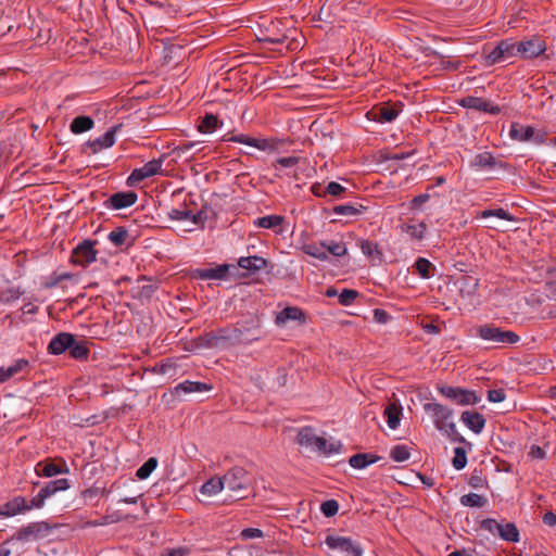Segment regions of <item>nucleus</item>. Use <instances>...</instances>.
Wrapping results in <instances>:
<instances>
[{
  "mask_svg": "<svg viewBox=\"0 0 556 556\" xmlns=\"http://www.w3.org/2000/svg\"><path fill=\"white\" fill-rule=\"evenodd\" d=\"M68 486H70L68 480L62 478V479H58V480L48 482L45 486H42L40 489L39 492L43 496H46V498H48L51 495H53L54 493H56L58 491H65L66 489H68Z\"/></svg>",
  "mask_w": 556,
  "mask_h": 556,
  "instance_id": "2f4dec72",
  "label": "nucleus"
},
{
  "mask_svg": "<svg viewBox=\"0 0 556 556\" xmlns=\"http://www.w3.org/2000/svg\"><path fill=\"white\" fill-rule=\"evenodd\" d=\"M188 554V551L186 548H174L169 549L166 553H164L162 556H186Z\"/></svg>",
  "mask_w": 556,
  "mask_h": 556,
  "instance_id": "774afa93",
  "label": "nucleus"
},
{
  "mask_svg": "<svg viewBox=\"0 0 556 556\" xmlns=\"http://www.w3.org/2000/svg\"><path fill=\"white\" fill-rule=\"evenodd\" d=\"M459 502L463 506L466 507H483L488 503V500L480 494L469 493L463 495L459 498Z\"/></svg>",
  "mask_w": 556,
  "mask_h": 556,
  "instance_id": "58836bf2",
  "label": "nucleus"
},
{
  "mask_svg": "<svg viewBox=\"0 0 556 556\" xmlns=\"http://www.w3.org/2000/svg\"><path fill=\"white\" fill-rule=\"evenodd\" d=\"M298 443L326 456L338 454L342 448V443L340 441L318 437L311 427L300 429L298 433Z\"/></svg>",
  "mask_w": 556,
  "mask_h": 556,
  "instance_id": "f03ea898",
  "label": "nucleus"
},
{
  "mask_svg": "<svg viewBox=\"0 0 556 556\" xmlns=\"http://www.w3.org/2000/svg\"><path fill=\"white\" fill-rule=\"evenodd\" d=\"M515 51L516 58L531 60L546 51V43L539 36H530L520 41L515 40Z\"/></svg>",
  "mask_w": 556,
  "mask_h": 556,
  "instance_id": "423d86ee",
  "label": "nucleus"
},
{
  "mask_svg": "<svg viewBox=\"0 0 556 556\" xmlns=\"http://www.w3.org/2000/svg\"><path fill=\"white\" fill-rule=\"evenodd\" d=\"M257 339L254 333L244 334L239 328L222 329L217 333H211L207 344L211 348H224L226 343L230 344H248Z\"/></svg>",
  "mask_w": 556,
  "mask_h": 556,
  "instance_id": "20e7f679",
  "label": "nucleus"
},
{
  "mask_svg": "<svg viewBox=\"0 0 556 556\" xmlns=\"http://www.w3.org/2000/svg\"><path fill=\"white\" fill-rule=\"evenodd\" d=\"M298 163L299 157L295 156L280 157L276 161V164L280 165L281 167H292Z\"/></svg>",
  "mask_w": 556,
  "mask_h": 556,
  "instance_id": "e2e57ef3",
  "label": "nucleus"
},
{
  "mask_svg": "<svg viewBox=\"0 0 556 556\" xmlns=\"http://www.w3.org/2000/svg\"><path fill=\"white\" fill-rule=\"evenodd\" d=\"M224 489H228L233 494L232 500L237 501L245 497V492L252 485V477L242 467H233L228 470L223 477Z\"/></svg>",
  "mask_w": 556,
  "mask_h": 556,
  "instance_id": "7ed1b4c3",
  "label": "nucleus"
},
{
  "mask_svg": "<svg viewBox=\"0 0 556 556\" xmlns=\"http://www.w3.org/2000/svg\"><path fill=\"white\" fill-rule=\"evenodd\" d=\"M94 125V122L89 116H77L71 123V131L74 134H81L90 130Z\"/></svg>",
  "mask_w": 556,
  "mask_h": 556,
  "instance_id": "72a5a7b5",
  "label": "nucleus"
},
{
  "mask_svg": "<svg viewBox=\"0 0 556 556\" xmlns=\"http://www.w3.org/2000/svg\"><path fill=\"white\" fill-rule=\"evenodd\" d=\"M502 523H498L495 519H484L481 521V528L490 533L498 534Z\"/></svg>",
  "mask_w": 556,
  "mask_h": 556,
  "instance_id": "5fc2aeb1",
  "label": "nucleus"
},
{
  "mask_svg": "<svg viewBox=\"0 0 556 556\" xmlns=\"http://www.w3.org/2000/svg\"><path fill=\"white\" fill-rule=\"evenodd\" d=\"M325 544L328 546L329 549L338 552L343 556L363 555V549L361 545L346 536L338 534H328L325 539Z\"/></svg>",
  "mask_w": 556,
  "mask_h": 556,
  "instance_id": "0eeeda50",
  "label": "nucleus"
},
{
  "mask_svg": "<svg viewBox=\"0 0 556 556\" xmlns=\"http://www.w3.org/2000/svg\"><path fill=\"white\" fill-rule=\"evenodd\" d=\"M46 500H47V498H46V496H43L40 492H38V494H37V495H35V496L31 498V501H30V505H29V506H26V505H25V508H26V510L31 509V508H34V507H36V508H40V507H42V506H43V503H45V501H46Z\"/></svg>",
  "mask_w": 556,
  "mask_h": 556,
  "instance_id": "680f3d73",
  "label": "nucleus"
},
{
  "mask_svg": "<svg viewBox=\"0 0 556 556\" xmlns=\"http://www.w3.org/2000/svg\"><path fill=\"white\" fill-rule=\"evenodd\" d=\"M263 536H264L263 531L257 528H247V529H243L240 533V538L242 540H253V539H260Z\"/></svg>",
  "mask_w": 556,
  "mask_h": 556,
  "instance_id": "4d7b16f0",
  "label": "nucleus"
},
{
  "mask_svg": "<svg viewBox=\"0 0 556 556\" xmlns=\"http://www.w3.org/2000/svg\"><path fill=\"white\" fill-rule=\"evenodd\" d=\"M119 128L121 126L112 127L103 136L88 141L84 147V151L90 150L91 153L96 154L103 149L111 148L115 143V135Z\"/></svg>",
  "mask_w": 556,
  "mask_h": 556,
  "instance_id": "4468645a",
  "label": "nucleus"
},
{
  "mask_svg": "<svg viewBox=\"0 0 556 556\" xmlns=\"http://www.w3.org/2000/svg\"><path fill=\"white\" fill-rule=\"evenodd\" d=\"M163 161L164 157L154 159L144 164L142 167L135 168L129 175L127 184L129 186H135L147 178L162 174Z\"/></svg>",
  "mask_w": 556,
  "mask_h": 556,
  "instance_id": "f8f14e48",
  "label": "nucleus"
},
{
  "mask_svg": "<svg viewBox=\"0 0 556 556\" xmlns=\"http://www.w3.org/2000/svg\"><path fill=\"white\" fill-rule=\"evenodd\" d=\"M304 314L299 307L290 306L283 308L276 317L277 325H283L289 320H303Z\"/></svg>",
  "mask_w": 556,
  "mask_h": 556,
  "instance_id": "cd10ccee",
  "label": "nucleus"
},
{
  "mask_svg": "<svg viewBox=\"0 0 556 556\" xmlns=\"http://www.w3.org/2000/svg\"><path fill=\"white\" fill-rule=\"evenodd\" d=\"M285 222L283 216L281 215H266L263 217H258L254 220V225L264 229H271L276 233H281L283 231L282 224Z\"/></svg>",
  "mask_w": 556,
  "mask_h": 556,
  "instance_id": "5701e85b",
  "label": "nucleus"
},
{
  "mask_svg": "<svg viewBox=\"0 0 556 556\" xmlns=\"http://www.w3.org/2000/svg\"><path fill=\"white\" fill-rule=\"evenodd\" d=\"M359 248L362 252L370 258L372 262L375 261H381L382 253L378 249V244L370 240H362L359 241Z\"/></svg>",
  "mask_w": 556,
  "mask_h": 556,
  "instance_id": "e433bc0d",
  "label": "nucleus"
},
{
  "mask_svg": "<svg viewBox=\"0 0 556 556\" xmlns=\"http://www.w3.org/2000/svg\"><path fill=\"white\" fill-rule=\"evenodd\" d=\"M414 267L418 275L424 279H429L433 275L432 271L434 270V266L427 258L419 257L415 262Z\"/></svg>",
  "mask_w": 556,
  "mask_h": 556,
  "instance_id": "a19ab883",
  "label": "nucleus"
},
{
  "mask_svg": "<svg viewBox=\"0 0 556 556\" xmlns=\"http://www.w3.org/2000/svg\"><path fill=\"white\" fill-rule=\"evenodd\" d=\"M320 510L326 517L334 516L339 510V504L334 500H329L320 505Z\"/></svg>",
  "mask_w": 556,
  "mask_h": 556,
  "instance_id": "864d4df0",
  "label": "nucleus"
},
{
  "mask_svg": "<svg viewBox=\"0 0 556 556\" xmlns=\"http://www.w3.org/2000/svg\"><path fill=\"white\" fill-rule=\"evenodd\" d=\"M439 392L458 405H473L479 402V397L473 391L465 390L462 388L440 387Z\"/></svg>",
  "mask_w": 556,
  "mask_h": 556,
  "instance_id": "ddd939ff",
  "label": "nucleus"
},
{
  "mask_svg": "<svg viewBox=\"0 0 556 556\" xmlns=\"http://www.w3.org/2000/svg\"><path fill=\"white\" fill-rule=\"evenodd\" d=\"M345 191V188L336 181H331L325 189V194L339 197Z\"/></svg>",
  "mask_w": 556,
  "mask_h": 556,
  "instance_id": "bf43d9fd",
  "label": "nucleus"
},
{
  "mask_svg": "<svg viewBox=\"0 0 556 556\" xmlns=\"http://www.w3.org/2000/svg\"><path fill=\"white\" fill-rule=\"evenodd\" d=\"M481 218L497 217L504 220L513 222L515 218L504 208L484 210L480 213Z\"/></svg>",
  "mask_w": 556,
  "mask_h": 556,
  "instance_id": "de8ad7c7",
  "label": "nucleus"
},
{
  "mask_svg": "<svg viewBox=\"0 0 556 556\" xmlns=\"http://www.w3.org/2000/svg\"><path fill=\"white\" fill-rule=\"evenodd\" d=\"M424 409L430 415L435 428L445 433L454 441L465 442V439L458 433L455 422L451 419L453 410L439 403H426Z\"/></svg>",
  "mask_w": 556,
  "mask_h": 556,
  "instance_id": "f257e3e1",
  "label": "nucleus"
},
{
  "mask_svg": "<svg viewBox=\"0 0 556 556\" xmlns=\"http://www.w3.org/2000/svg\"><path fill=\"white\" fill-rule=\"evenodd\" d=\"M326 254H331L333 256L340 257L348 253V249L343 242H338L334 240L324 241Z\"/></svg>",
  "mask_w": 556,
  "mask_h": 556,
  "instance_id": "c03bdc74",
  "label": "nucleus"
},
{
  "mask_svg": "<svg viewBox=\"0 0 556 556\" xmlns=\"http://www.w3.org/2000/svg\"><path fill=\"white\" fill-rule=\"evenodd\" d=\"M191 211L173 208L168 213V217L173 220H189Z\"/></svg>",
  "mask_w": 556,
  "mask_h": 556,
  "instance_id": "13d9d810",
  "label": "nucleus"
},
{
  "mask_svg": "<svg viewBox=\"0 0 556 556\" xmlns=\"http://www.w3.org/2000/svg\"><path fill=\"white\" fill-rule=\"evenodd\" d=\"M529 456L535 459H543L545 457V451L538 445H532L529 451Z\"/></svg>",
  "mask_w": 556,
  "mask_h": 556,
  "instance_id": "0e129e2a",
  "label": "nucleus"
},
{
  "mask_svg": "<svg viewBox=\"0 0 556 556\" xmlns=\"http://www.w3.org/2000/svg\"><path fill=\"white\" fill-rule=\"evenodd\" d=\"M304 253L320 261H327L329 257L326 254L325 242H311L303 247Z\"/></svg>",
  "mask_w": 556,
  "mask_h": 556,
  "instance_id": "f704fd0d",
  "label": "nucleus"
},
{
  "mask_svg": "<svg viewBox=\"0 0 556 556\" xmlns=\"http://www.w3.org/2000/svg\"><path fill=\"white\" fill-rule=\"evenodd\" d=\"M509 137L515 141L526 142L532 140L536 144H542L545 142L546 135L532 126L511 123Z\"/></svg>",
  "mask_w": 556,
  "mask_h": 556,
  "instance_id": "6e6552de",
  "label": "nucleus"
},
{
  "mask_svg": "<svg viewBox=\"0 0 556 556\" xmlns=\"http://www.w3.org/2000/svg\"><path fill=\"white\" fill-rule=\"evenodd\" d=\"M476 331L481 339L495 344H514L519 341V336L514 331L502 330L491 324L478 326Z\"/></svg>",
  "mask_w": 556,
  "mask_h": 556,
  "instance_id": "39448f33",
  "label": "nucleus"
},
{
  "mask_svg": "<svg viewBox=\"0 0 556 556\" xmlns=\"http://www.w3.org/2000/svg\"><path fill=\"white\" fill-rule=\"evenodd\" d=\"M401 231L408 235L410 239L420 241L425 238V233L427 231V224L425 222H420L417 224H402Z\"/></svg>",
  "mask_w": 556,
  "mask_h": 556,
  "instance_id": "a878e982",
  "label": "nucleus"
},
{
  "mask_svg": "<svg viewBox=\"0 0 556 556\" xmlns=\"http://www.w3.org/2000/svg\"><path fill=\"white\" fill-rule=\"evenodd\" d=\"M175 389H176V392L193 393V392L210 391L212 389V387L204 382L187 380V381L179 383Z\"/></svg>",
  "mask_w": 556,
  "mask_h": 556,
  "instance_id": "c9c22d12",
  "label": "nucleus"
},
{
  "mask_svg": "<svg viewBox=\"0 0 556 556\" xmlns=\"http://www.w3.org/2000/svg\"><path fill=\"white\" fill-rule=\"evenodd\" d=\"M157 459L154 457L149 458L141 467L138 468L136 476L143 480L147 479L151 472L156 468Z\"/></svg>",
  "mask_w": 556,
  "mask_h": 556,
  "instance_id": "49530a36",
  "label": "nucleus"
},
{
  "mask_svg": "<svg viewBox=\"0 0 556 556\" xmlns=\"http://www.w3.org/2000/svg\"><path fill=\"white\" fill-rule=\"evenodd\" d=\"M89 350L85 342L76 341L73 337V344L70 346V354L76 359H84L88 356Z\"/></svg>",
  "mask_w": 556,
  "mask_h": 556,
  "instance_id": "a18cd8bd",
  "label": "nucleus"
},
{
  "mask_svg": "<svg viewBox=\"0 0 556 556\" xmlns=\"http://www.w3.org/2000/svg\"><path fill=\"white\" fill-rule=\"evenodd\" d=\"M460 105L463 108L482 111L493 115H497L501 113V108L498 105H494L493 103L485 101L484 99L479 97H466L462 99Z\"/></svg>",
  "mask_w": 556,
  "mask_h": 556,
  "instance_id": "dca6fc26",
  "label": "nucleus"
},
{
  "mask_svg": "<svg viewBox=\"0 0 556 556\" xmlns=\"http://www.w3.org/2000/svg\"><path fill=\"white\" fill-rule=\"evenodd\" d=\"M96 241L85 240L79 243L72 252L71 261L75 265L86 267L93 263L97 258Z\"/></svg>",
  "mask_w": 556,
  "mask_h": 556,
  "instance_id": "9b49d317",
  "label": "nucleus"
},
{
  "mask_svg": "<svg viewBox=\"0 0 556 556\" xmlns=\"http://www.w3.org/2000/svg\"><path fill=\"white\" fill-rule=\"evenodd\" d=\"M219 126L218 118L213 114H206L200 122L198 129L201 132H213Z\"/></svg>",
  "mask_w": 556,
  "mask_h": 556,
  "instance_id": "37998d69",
  "label": "nucleus"
},
{
  "mask_svg": "<svg viewBox=\"0 0 556 556\" xmlns=\"http://www.w3.org/2000/svg\"><path fill=\"white\" fill-rule=\"evenodd\" d=\"M368 114L378 123H390L397 117L399 111L394 106L382 104L372 108Z\"/></svg>",
  "mask_w": 556,
  "mask_h": 556,
  "instance_id": "412c9836",
  "label": "nucleus"
},
{
  "mask_svg": "<svg viewBox=\"0 0 556 556\" xmlns=\"http://www.w3.org/2000/svg\"><path fill=\"white\" fill-rule=\"evenodd\" d=\"M377 460H379L378 456H375L372 454H367V453H359V454H355L352 457H350L349 464L353 468L363 469V468L367 467L368 465L376 463Z\"/></svg>",
  "mask_w": 556,
  "mask_h": 556,
  "instance_id": "7c9ffc66",
  "label": "nucleus"
},
{
  "mask_svg": "<svg viewBox=\"0 0 556 556\" xmlns=\"http://www.w3.org/2000/svg\"><path fill=\"white\" fill-rule=\"evenodd\" d=\"M228 269L229 266L226 264L212 268H197L192 270L191 277L201 280H224L227 278Z\"/></svg>",
  "mask_w": 556,
  "mask_h": 556,
  "instance_id": "2eb2a0df",
  "label": "nucleus"
},
{
  "mask_svg": "<svg viewBox=\"0 0 556 556\" xmlns=\"http://www.w3.org/2000/svg\"><path fill=\"white\" fill-rule=\"evenodd\" d=\"M137 201V194L132 191L117 192L105 200L104 206L112 210H122L131 206Z\"/></svg>",
  "mask_w": 556,
  "mask_h": 556,
  "instance_id": "f3484780",
  "label": "nucleus"
},
{
  "mask_svg": "<svg viewBox=\"0 0 556 556\" xmlns=\"http://www.w3.org/2000/svg\"><path fill=\"white\" fill-rule=\"evenodd\" d=\"M25 509V500L22 497H16L13 501L7 503L4 506L0 507V517H11Z\"/></svg>",
  "mask_w": 556,
  "mask_h": 556,
  "instance_id": "c756f323",
  "label": "nucleus"
},
{
  "mask_svg": "<svg viewBox=\"0 0 556 556\" xmlns=\"http://www.w3.org/2000/svg\"><path fill=\"white\" fill-rule=\"evenodd\" d=\"M224 489L223 479L220 477L211 478L200 488V493L205 496H213Z\"/></svg>",
  "mask_w": 556,
  "mask_h": 556,
  "instance_id": "473e14b6",
  "label": "nucleus"
},
{
  "mask_svg": "<svg viewBox=\"0 0 556 556\" xmlns=\"http://www.w3.org/2000/svg\"><path fill=\"white\" fill-rule=\"evenodd\" d=\"M430 200V194L428 192L426 193H421L417 197H415L410 203H409V208L412 211H419L421 208V206L427 203L428 201Z\"/></svg>",
  "mask_w": 556,
  "mask_h": 556,
  "instance_id": "6e6d98bb",
  "label": "nucleus"
},
{
  "mask_svg": "<svg viewBox=\"0 0 556 556\" xmlns=\"http://www.w3.org/2000/svg\"><path fill=\"white\" fill-rule=\"evenodd\" d=\"M453 467L457 470L463 469L467 464L466 451L463 447L454 450V457L452 459Z\"/></svg>",
  "mask_w": 556,
  "mask_h": 556,
  "instance_id": "8fccbe9b",
  "label": "nucleus"
},
{
  "mask_svg": "<svg viewBox=\"0 0 556 556\" xmlns=\"http://www.w3.org/2000/svg\"><path fill=\"white\" fill-rule=\"evenodd\" d=\"M488 400L493 403H500L505 400V392L502 389H494L488 392Z\"/></svg>",
  "mask_w": 556,
  "mask_h": 556,
  "instance_id": "052dcab7",
  "label": "nucleus"
},
{
  "mask_svg": "<svg viewBox=\"0 0 556 556\" xmlns=\"http://www.w3.org/2000/svg\"><path fill=\"white\" fill-rule=\"evenodd\" d=\"M543 522L549 527L556 525V515L552 511H547L543 516Z\"/></svg>",
  "mask_w": 556,
  "mask_h": 556,
  "instance_id": "338daca9",
  "label": "nucleus"
},
{
  "mask_svg": "<svg viewBox=\"0 0 556 556\" xmlns=\"http://www.w3.org/2000/svg\"><path fill=\"white\" fill-rule=\"evenodd\" d=\"M498 535L508 542H518L519 541V531L515 523L507 522L501 526Z\"/></svg>",
  "mask_w": 556,
  "mask_h": 556,
  "instance_id": "ea45409f",
  "label": "nucleus"
},
{
  "mask_svg": "<svg viewBox=\"0 0 556 556\" xmlns=\"http://www.w3.org/2000/svg\"><path fill=\"white\" fill-rule=\"evenodd\" d=\"M226 140L231 141V142L248 144V146L256 148L261 151L275 150L277 148V144L271 140L251 138V137L242 135V134L231 136Z\"/></svg>",
  "mask_w": 556,
  "mask_h": 556,
  "instance_id": "a211bd4d",
  "label": "nucleus"
},
{
  "mask_svg": "<svg viewBox=\"0 0 556 556\" xmlns=\"http://www.w3.org/2000/svg\"><path fill=\"white\" fill-rule=\"evenodd\" d=\"M460 420L475 433L482 432L485 426L484 417L478 412L465 410L462 413Z\"/></svg>",
  "mask_w": 556,
  "mask_h": 556,
  "instance_id": "4be33fe9",
  "label": "nucleus"
},
{
  "mask_svg": "<svg viewBox=\"0 0 556 556\" xmlns=\"http://www.w3.org/2000/svg\"><path fill=\"white\" fill-rule=\"evenodd\" d=\"M497 161L490 152H482L472 159L470 166L477 169H492L496 166Z\"/></svg>",
  "mask_w": 556,
  "mask_h": 556,
  "instance_id": "bb28decb",
  "label": "nucleus"
},
{
  "mask_svg": "<svg viewBox=\"0 0 556 556\" xmlns=\"http://www.w3.org/2000/svg\"><path fill=\"white\" fill-rule=\"evenodd\" d=\"M374 317L380 324H384L389 319L388 313L379 308L374 311Z\"/></svg>",
  "mask_w": 556,
  "mask_h": 556,
  "instance_id": "69168bd1",
  "label": "nucleus"
},
{
  "mask_svg": "<svg viewBox=\"0 0 556 556\" xmlns=\"http://www.w3.org/2000/svg\"><path fill=\"white\" fill-rule=\"evenodd\" d=\"M357 296H358V292L356 290L344 289L339 294V303L343 306H349L355 301V299Z\"/></svg>",
  "mask_w": 556,
  "mask_h": 556,
  "instance_id": "3c124183",
  "label": "nucleus"
},
{
  "mask_svg": "<svg viewBox=\"0 0 556 556\" xmlns=\"http://www.w3.org/2000/svg\"><path fill=\"white\" fill-rule=\"evenodd\" d=\"M22 292L15 288H8L0 292V302L10 303L12 301L17 300L21 296Z\"/></svg>",
  "mask_w": 556,
  "mask_h": 556,
  "instance_id": "603ef678",
  "label": "nucleus"
},
{
  "mask_svg": "<svg viewBox=\"0 0 556 556\" xmlns=\"http://www.w3.org/2000/svg\"><path fill=\"white\" fill-rule=\"evenodd\" d=\"M366 210H367V207L362 205L361 203L353 202V203L336 205V206H333L332 212L339 216L354 217V216L364 214L366 212Z\"/></svg>",
  "mask_w": 556,
  "mask_h": 556,
  "instance_id": "b1692460",
  "label": "nucleus"
},
{
  "mask_svg": "<svg viewBox=\"0 0 556 556\" xmlns=\"http://www.w3.org/2000/svg\"><path fill=\"white\" fill-rule=\"evenodd\" d=\"M389 428L396 429L400 424L401 408L395 404H389L384 409Z\"/></svg>",
  "mask_w": 556,
  "mask_h": 556,
  "instance_id": "79ce46f5",
  "label": "nucleus"
},
{
  "mask_svg": "<svg viewBox=\"0 0 556 556\" xmlns=\"http://www.w3.org/2000/svg\"><path fill=\"white\" fill-rule=\"evenodd\" d=\"M516 58L515 40L511 38L501 40L491 51L488 52L485 61L488 65L508 61Z\"/></svg>",
  "mask_w": 556,
  "mask_h": 556,
  "instance_id": "9d476101",
  "label": "nucleus"
},
{
  "mask_svg": "<svg viewBox=\"0 0 556 556\" xmlns=\"http://www.w3.org/2000/svg\"><path fill=\"white\" fill-rule=\"evenodd\" d=\"M129 238L130 235L124 227H116L108 236L110 242H112L115 247H122L128 243Z\"/></svg>",
  "mask_w": 556,
  "mask_h": 556,
  "instance_id": "4c0bfd02",
  "label": "nucleus"
},
{
  "mask_svg": "<svg viewBox=\"0 0 556 556\" xmlns=\"http://www.w3.org/2000/svg\"><path fill=\"white\" fill-rule=\"evenodd\" d=\"M238 265L247 269L250 273H256L260 271L267 266V261L261 256H247V257H240L238 261Z\"/></svg>",
  "mask_w": 556,
  "mask_h": 556,
  "instance_id": "393cba45",
  "label": "nucleus"
},
{
  "mask_svg": "<svg viewBox=\"0 0 556 556\" xmlns=\"http://www.w3.org/2000/svg\"><path fill=\"white\" fill-rule=\"evenodd\" d=\"M50 527L46 522H31L23 528H21L16 533H14L9 542L18 541V542H31L39 539H42L49 534Z\"/></svg>",
  "mask_w": 556,
  "mask_h": 556,
  "instance_id": "1a4fd4ad",
  "label": "nucleus"
},
{
  "mask_svg": "<svg viewBox=\"0 0 556 556\" xmlns=\"http://www.w3.org/2000/svg\"><path fill=\"white\" fill-rule=\"evenodd\" d=\"M73 334L67 332H61L52 338L48 345L49 353L53 355H60L73 344Z\"/></svg>",
  "mask_w": 556,
  "mask_h": 556,
  "instance_id": "6ab92c4d",
  "label": "nucleus"
},
{
  "mask_svg": "<svg viewBox=\"0 0 556 556\" xmlns=\"http://www.w3.org/2000/svg\"><path fill=\"white\" fill-rule=\"evenodd\" d=\"M390 456L393 460L401 463L407 460L410 453L406 445H396L391 450Z\"/></svg>",
  "mask_w": 556,
  "mask_h": 556,
  "instance_id": "09e8293b",
  "label": "nucleus"
},
{
  "mask_svg": "<svg viewBox=\"0 0 556 556\" xmlns=\"http://www.w3.org/2000/svg\"><path fill=\"white\" fill-rule=\"evenodd\" d=\"M28 366V362L26 359H18L13 365L8 367L0 368V383L9 380L14 377L22 370H24Z\"/></svg>",
  "mask_w": 556,
  "mask_h": 556,
  "instance_id": "c85d7f7f",
  "label": "nucleus"
},
{
  "mask_svg": "<svg viewBox=\"0 0 556 556\" xmlns=\"http://www.w3.org/2000/svg\"><path fill=\"white\" fill-rule=\"evenodd\" d=\"M68 467L65 462L61 460L60 464L53 462H40L36 466V472L43 477H53L60 473H68Z\"/></svg>",
  "mask_w": 556,
  "mask_h": 556,
  "instance_id": "aec40b11",
  "label": "nucleus"
}]
</instances>
